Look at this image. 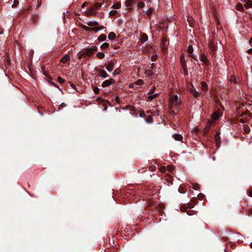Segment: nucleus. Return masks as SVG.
<instances>
[{
  "mask_svg": "<svg viewBox=\"0 0 252 252\" xmlns=\"http://www.w3.org/2000/svg\"><path fill=\"white\" fill-rule=\"evenodd\" d=\"M86 24L88 26L84 25H81V26L84 31L88 32L94 31L96 32L104 29L103 26L98 27L99 24L96 21H88Z\"/></svg>",
  "mask_w": 252,
  "mask_h": 252,
  "instance_id": "nucleus-1",
  "label": "nucleus"
},
{
  "mask_svg": "<svg viewBox=\"0 0 252 252\" xmlns=\"http://www.w3.org/2000/svg\"><path fill=\"white\" fill-rule=\"evenodd\" d=\"M181 104V99L178 95L175 94L169 97V107L170 110L174 111V109H177Z\"/></svg>",
  "mask_w": 252,
  "mask_h": 252,
  "instance_id": "nucleus-2",
  "label": "nucleus"
},
{
  "mask_svg": "<svg viewBox=\"0 0 252 252\" xmlns=\"http://www.w3.org/2000/svg\"><path fill=\"white\" fill-rule=\"evenodd\" d=\"M180 62L181 63L182 67L184 71V73L185 75H188V69L186 63L185 56L184 54H182L180 56Z\"/></svg>",
  "mask_w": 252,
  "mask_h": 252,
  "instance_id": "nucleus-3",
  "label": "nucleus"
},
{
  "mask_svg": "<svg viewBox=\"0 0 252 252\" xmlns=\"http://www.w3.org/2000/svg\"><path fill=\"white\" fill-rule=\"evenodd\" d=\"M116 84V81L113 78H110L108 80H106L104 81L101 84V86L103 88H105L110 86V85H115Z\"/></svg>",
  "mask_w": 252,
  "mask_h": 252,
  "instance_id": "nucleus-4",
  "label": "nucleus"
},
{
  "mask_svg": "<svg viewBox=\"0 0 252 252\" xmlns=\"http://www.w3.org/2000/svg\"><path fill=\"white\" fill-rule=\"evenodd\" d=\"M97 49V47L95 46L92 47V48H88L86 50V51L83 53V54H86L88 56H92L94 54L95 51Z\"/></svg>",
  "mask_w": 252,
  "mask_h": 252,
  "instance_id": "nucleus-5",
  "label": "nucleus"
},
{
  "mask_svg": "<svg viewBox=\"0 0 252 252\" xmlns=\"http://www.w3.org/2000/svg\"><path fill=\"white\" fill-rule=\"evenodd\" d=\"M201 95H204L208 91V86L206 82L202 81L201 82Z\"/></svg>",
  "mask_w": 252,
  "mask_h": 252,
  "instance_id": "nucleus-6",
  "label": "nucleus"
},
{
  "mask_svg": "<svg viewBox=\"0 0 252 252\" xmlns=\"http://www.w3.org/2000/svg\"><path fill=\"white\" fill-rule=\"evenodd\" d=\"M114 65H115V63L112 61H110L108 63V64L106 66V69H107V71L110 72H112L114 69Z\"/></svg>",
  "mask_w": 252,
  "mask_h": 252,
  "instance_id": "nucleus-7",
  "label": "nucleus"
},
{
  "mask_svg": "<svg viewBox=\"0 0 252 252\" xmlns=\"http://www.w3.org/2000/svg\"><path fill=\"white\" fill-rule=\"evenodd\" d=\"M134 2L135 0H126V1L125 4L127 10H130L131 6Z\"/></svg>",
  "mask_w": 252,
  "mask_h": 252,
  "instance_id": "nucleus-8",
  "label": "nucleus"
},
{
  "mask_svg": "<svg viewBox=\"0 0 252 252\" xmlns=\"http://www.w3.org/2000/svg\"><path fill=\"white\" fill-rule=\"evenodd\" d=\"M200 60L201 62H203L205 65L209 64V61L207 58V57L204 54H202L200 55Z\"/></svg>",
  "mask_w": 252,
  "mask_h": 252,
  "instance_id": "nucleus-9",
  "label": "nucleus"
},
{
  "mask_svg": "<svg viewBox=\"0 0 252 252\" xmlns=\"http://www.w3.org/2000/svg\"><path fill=\"white\" fill-rule=\"evenodd\" d=\"M98 74L100 77L105 78L108 77V74L104 70L99 69L98 70Z\"/></svg>",
  "mask_w": 252,
  "mask_h": 252,
  "instance_id": "nucleus-10",
  "label": "nucleus"
},
{
  "mask_svg": "<svg viewBox=\"0 0 252 252\" xmlns=\"http://www.w3.org/2000/svg\"><path fill=\"white\" fill-rule=\"evenodd\" d=\"M172 137L176 141H181L183 138L182 135L179 134H174L172 135Z\"/></svg>",
  "mask_w": 252,
  "mask_h": 252,
  "instance_id": "nucleus-11",
  "label": "nucleus"
},
{
  "mask_svg": "<svg viewBox=\"0 0 252 252\" xmlns=\"http://www.w3.org/2000/svg\"><path fill=\"white\" fill-rule=\"evenodd\" d=\"M245 6L247 8H252V0H245Z\"/></svg>",
  "mask_w": 252,
  "mask_h": 252,
  "instance_id": "nucleus-12",
  "label": "nucleus"
},
{
  "mask_svg": "<svg viewBox=\"0 0 252 252\" xmlns=\"http://www.w3.org/2000/svg\"><path fill=\"white\" fill-rule=\"evenodd\" d=\"M70 59V57L67 55H65L60 60V62L62 63H66Z\"/></svg>",
  "mask_w": 252,
  "mask_h": 252,
  "instance_id": "nucleus-13",
  "label": "nucleus"
},
{
  "mask_svg": "<svg viewBox=\"0 0 252 252\" xmlns=\"http://www.w3.org/2000/svg\"><path fill=\"white\" fill-rule=\"evenodd\" d=\"M190 93L192 94V95L193 96V97H194L195 98H197L200 95H201V93H199L198 91H197L196 90V89H195V90H191V91Z\"/></svg>",
  "mask_w": 252,
  "mask_h": 252,
  "instance_id": "nucleus-14",
  "label": "nucleus"
},
{
  "mask_svg": "<svg viewBox=\"0 0 252 252\" xmlns=\"http://www.w3.org/2000/svg\"><path fill=\"white\" fill-rule=\"evenodd\" d=\"M108 37L111 40H114L116 38V35L114 32H111L109 33Z\"/></svg>",
  "mask_w": 252,
  "mask_h": 252,
  "instance_id": "nucleus-15",
  "label": "nucleus"
},
{
  "mask_svg": "<svg viewBox=\"0 0 252 252\" xmlns=\"http://www.w3.org/2000/svg\"><path fill=\"white\" fill-rule=\"evenodd\" d=\"M220 116V114L219 112H216L213 113L212 118L213 119V120L216 121V120H218Z\"/></svg>",
  "mask_w": 252,
  "mask_h": 252,
  "instance_id": "nucleus-16",
  "label": "nucleus"
},
{
  "mask_svg": "<svg viewBox=\"0 0 252 252\" xmlns=\"http://www.w3.org/2000/svg\"><path fill=\"white\" fill-rule=\"evenodd\" d=\"M121 6V3L120 2H117L116 3L114 4L112 7L114 8V9H119Z\"/></svg>",
  "mask_w": 252,
  "mask_h": 252,
  "instance_id": "nucleus-17",
  "label": "nucleus"
},
{
  "mask_svg": "<svg viewBox=\"0 0 252 252\" xmlns=\"http://www.w3.org/2000/svg\"><path fill=\"white\" fill-rule=\"evenodd\" d=\"M140 40L143 42H146L148 40V36L145 33L142 34Z\"/></svg>",
  "mask_w": 252,
  "mask_h": 252,
  "instance_id": "nucleus-18",
  "label": "nucleus"
},
{
  "mask_svg": "<svg viewBox=\"0 0 252 252\" xmlns=\"http://www.w3.org/2000/svg\"><path fill=\"white\" fill-rule=\"evenodd\" d=\"M106 39V35L102 34H101L100 36H99V37L97 38V40L101 42V41H104Z\"/></svg>",
  "mask_w": 252,
  "mask_h": 252,
  "instance_id": "nucleus-19",
  "label": "nucleus"
},
{
  "mask_svg": "<svg viewBox=\"0 0 252 252\" xmlns=\"http://www.w3.org/2000/svg\"><path fill=\"white\" fill-rule=\"evenodd\" d=\"M229 81L232 83L236 84L238 82V79L236 76H232Z\"/></svg>",
  "mask_w": 252,
  "mask_h": 252,
  "instance_id": "nucleus-20",
  "label": "nucleus"
},
{
  "mask_svg": "<svg viewBox=\"0 0 252 252\" xmlns=\"http://www.w3.org/2000/svg\"><path fill=\"white\" fill-rule=\"evenodd\" d=\"M236 8L237 10L242 11L243 10V6L241 3H238L236 4Z\"/></svg>",
  "mask_w": 252,
  "mask_h": 252,
  "instance_id": "nucleus-21",
  "label": "nucleus"
},
{
  "mask_svg": "<svg viewBox=\"0 0 252 252\" xmlns=\"http://www.w3.org/2000/svg\"><path fill=\"white\" fill-rule=\"evenodd\" d=\"M109 47V44L108 43L105 42L101 44L100 48L102 50L107 49Z\"/></svg>",
  "mask_w": 252,
  "mask_h": 252,
  "instance_id": "nucleus-22",
  "label": "nucleus"
},
{
  "mask_svg": "<svg viewBox=\"0 0 252 252\" xmlns=\"http://www.w3.org/2000/svg\"><path fill=\"white\" fill-rule=\"evenodd\" d=\"M158 96V94H157V93L156 94H151V95H149L148 96V99L150 100H152L154 98L157 97Z\"/></svg>",
  "mask_w": 252,
  "mask_h": 252,
  "instance_id": "nucleus-23",
  "label": "nucleus"
},
{
  "mask_svg": "<svg viewBox=\"0 0 252 252\" xmlns=\"http://www.w3.org/2000/svg\"><path fill=\"white\" fill-rule=\"evenodd\" d=\"M96 56L98 59H102L104 57L105 55L103 52H100L96 54Z\"/></svg>",
  "mask_w": 252,
  "mask_h": 252,
  "instance_id": "nucleus-24",
  "label": "nucleus"
},
{
  "mask_svg": "<svg viewBox=\"0 0 252 252\" xmlns=\"http://www.w3.org/2000/svg\"><path fill=\"white\" fill-rule=\"evenodd\" d=\"M134 84L136 85H143L144 84V82L142 79H138L134 82Z\"/></svg>",
  "mask_w": 252,
  "mask_h": 252,
  "instance_id": "nucleus-25",
  "label": "nucleus"
},
{
  "mask_svg": "<svg viewBox=\"0 0 252 252\" xmlns=\"http://www.w3.org/2000/svg\"><path fill=\"white\" fill-rule=\"evenodd\" d=\"M193 51V49L192 46L191 45H189L188 48V52L189 54H192Z\"/></svg>",
  "mask_w": 252,
  "mask_h": 252,
  "instance_id": "nucleus-26",
  "label": "nucleus"
},
{
  "mask_svg": "<svg viewBox=\"0 0 252 252\" xmlns=\"http://www.w3.org/2000/svg\"><path fill=\"white\" fill-rule=\"evenodd\" d=\"M244 131H245V133H248L250 132V129L248 126L245 125L244 126Z\"/></svg>",
  "mask_w": 252,
  "mask_h": 252,
  "instance_id": "nucleus-27",
  "label": "nucleus"
},
{
  "mask_svg": "<svg viewBox=\"0 0 252 252\" xmlns=\"http://www.w3.org/2000/svg\"><path fill=\"white\" fill-rule=\"evenodd\" d=\"M117 13V11L115 9H113V10H111L109 12V15L113 16V15H116Z\"/></svg>",
  "mask_w": 252,
  "mask_h": 252,
  "instance_id": "nucleus-28",
  "label": "nucleus"
},
{
  "mask_svg": "<svg viewBox=\"0 0 252 252\" xmlns=\"http://www.w3.org/2000/svg\"><path fill=\"white\" fill-rule=\"evenodd\" d=\"M146 121L148 123H151L153 122V120L151 116H149L146 119Z\"/></svg>",
  "mask_w": 252,
  "mask_h": 252,
  "instance_id": "nucleus-29",
  "label": "nucleus"
},
{
  "mask_svg": "<svg viewBox=\"0 0 252 252\" xmlns=\"http://www.w3.org/2000/svg\"><path fill=\"white\" fill-rule=\"evenodd\" d=\"M155 89H156V87L153 86L149 91V93H148V94H152L153 93H154V92H155Z\"/></svg>",
  "mask_w": 252,
  "mask_h": 252,
  "instance_id": "nucleus-30",
  "label": "nucleus"
},
{
  "mask_svg": "<svg viewBox=\"0 0 252 252\" xmlns=\"http://www.w3.org/2000/svg\"><path fill=\"white\" fill-rule=\"evenodd\" d=\"M94 92L95 94H98L99 93V89L97 87H94Z\"/></svg>",
  "mask_w": 252,
  "mask_h": 252,
  "instance_id": "nucleus-31",
  "label": "nucleus"
},
{
  "mask_svg": "<svg viewBox=\"0 0 252 252\" xmlns=\"http://www.w3.org/2000/svg\"><path fill=\"white\" fill-rule=\"evenodd\" d=\"M144 5H145V3L143 2H141L137 4V7L138 8H141L144 7Z\"/></svg>",
  "mask_w": 252,
  "mask_h": 252,
  "instance_id": "nucleus-32",
  "label": "nucleus"
},
{
  "mask_svg": "<svg viewBox=\"0 0 252 252\" xmlns=\"http://www.w3.org/2000/svg\"><path fill=\"white\" fill-rule=\"evenodd\" d=\"M58 81L60 84H63L64 82V79L61 78V77H58Z\"/></svg>",
  "mask_w": 252,
  "mask_h": 252,
  "instance_id": "nucleus-33",
  "label": "nucleus"
},
{
  "mask_svg": "<svg viewBox=\"0 0 252 252\" xmlns=\"http://www.w3.org/2000/svg\"><path fill=\"white\" fill-rule=\"evenodd\" d=\"M159 169L160 172L161 173H164L166 171V169H165V167H163V166L160 167Z\"/></svg>",
  "mask_w": 252,
  "mask_h": 252,
  "instance_id": "nucleus-34",
  "label": "nucleus"
},
{
  "mask_svg": "<svg viewBox=\"0 0 252 252\" xmlns=\"http://www.w3.org/2000/svg\"><path fill=\"white\" fill-rule=\"evenodd\" d=\"M158 57V55L157 54H155V55H154L152 56V60L153 61H155L156 60H157V58Z\"/></svg>",
  "mask_w": 252,
  "mask_h": 252,
  "instance_id": "nucleus-35",
  "label": "nucleus"
},
{
  "mask_svg": "<svg viewBox=\"0 0 252 252\" xmlns=\"http://www.w3.org/2000/svg\"><path fill=\"white\" fill-rule=\"evenodd\" d=\"M156 166H151L149 167V170L151 171H154L156 170Z\"/></svg>",
  "mask_w": 252,
  "mask_h": 252,
  "instance_id": "nucleus-36",
  "label": "nucleus"
},
{
  "mask_svg": "<svg viewBox=\"0 0 252 252\" xmlns=\"http://www.w3.org/2000/svg\"><path fill=\"white\" fill-rule=\"evenodd\" d=\"M247 193L250 197H252V189H250L249 191H248Z\"/></svg>",
  "mask_w": 252,
  "mask_h": 252,
  "instance_id": "nucleus-37",
  "label": "nucleus"
},
{
  "mask_svg": "<svg viewBox=\"0 0 252 252\" xmlns=\"http://www.w3.org/2000/svg\"><path fill=\"white\" fill-rule=\"evenodd\" d=\"M195 89L194 88L192 83L190 84V87L189 89V91L190 93H191V90H195Z\"/></svg>",
  "mask_w": 252,
  "mask_h": 252,
  "instance_id": "nucleus-38",
  "label": "nucleus"
},
{
  "mask_svg": "<svg viewBox=\"0 0 252 252\" xmlns=\"http://www.w3.org/2000/svg\"><path fill=\"white\" fill-rule=\"evenodd\" d=\"M152 11H153V9H148L147 10V14H148V15L150 14L151 13H152Z\"/></svg>",
  "mask_w": 252,
  "mask_h": 252,
  "instance_id": "nucleus-39",
  "label": "nucleus"
},
{
  "mask_svg": "<svg viewBox=\"0 0 252 252\" xmlns=\"http://www.w3.org/2000/svg\"><path fill=\"white\" fill-rule=\"evenodd\" d=\"M135 85L134 83H130L129 84V88H133L134 87V86Z\"/></svg>",
  "mask_w": 252,
  "mask_h": 252,
  "instance_id": "nucleus-40",
  "label": "nucleus"
},
{
  "mask_svg": "<svg viewBox=\"0 0 252 252\" xmlns=\"http://www.w3.org/2000/svg\"><path fill=\"white\" fill-rule=\"evenodd\" d=\"M248 53L250 54H252V48L249 49L248 50Z\"/></svg>",
  "mask_w": 252,
  "mask_h": 252,
  "instance_id": "nucleus-41",
  "label": "nucleus"
},
{
  "mask_svg": "<svg viewBox=\"0 0 252 252\" xmlns=\"http://www.w3.org/2000/svg\"><path fill=\"white\" fill-rule=\"evenodd\" d=\"M116 71H117V70H115L114 71V72L113 73V75L115 76L116 75L118 74V73H117Z\"/></svg>",
  "mask_w": 252,
  "mask_h": 252,
  "instance_id": "nucleus-42",
  "label": "nucleus"
},
{
  "mask_svg": "<svg viewBox=\"0 0 252 252\" xmlns=\"http://www.w3.org/2000/svg\"><path fill=\"white\" fill-rule=\"evenodd\" d=\"M51 84H52L53 86H54L55 87H57V88H59V87H58V85H56L54 82H52V83H51Z\"/></svg>",
  "mask_w": 252,
  "mask_h": 252,
  "instance_id": "nucleus-43",
  "label": "nucleus"
},
{
  "mask_svg": "<svg viewBox=\"0 0 252 252\" xmlns=\"http://www.w3.org/2000/svg\"><path fill=\"white\" fill-rule=\"evenodd\" d=\"M191 212L190 210H189L188 212H187V214L189 215H192V214H191L190 212Z\"/></svg>",
  "mask_w": 252,
  "mask_h": 252,
  "instance_id": "nucleus-44",
  "label": "nucleus"
},
{
  "mask_svg": "<svg viewBox=\"0 0 252 252\" xmlns=\"http://www.w3.org/2000/svg\"><path fill=\"white\" fill-rule=\"evenodd\" d=\"M83 55H84V54H83H83H81V55H80L79 56L78 58H79V59H80L81 58L82 56Z\"/></svg>",
  "mask_w": 252,
  "mask_h": 252,
  "instance_id": "nucleus-45",
  "label": "nucleus"
},
{
  "mask_svg": "<svg viewBox=\"0 0 252 252\" xmlns=\"http://www.w3.org/2000/svg\"><path fill=\"white\" fill-rule=\"evenodd\" d=\"M146 2H150L151 0H144Z\"/></svg>",
  "mask_w": 252,
  "mask_h": 252,
  "instance_id": "nucleus-46",
  "label": "nucleus"
},
{
  "mask_svg": "<svg viewBox=\"0 0 252 252\" xmlns=\"http://www.w3.org/2000/svg\"><path fill=\"white\" fill-rule=\"evenodd\" d=\"M118 100H119V97H118V96H117V97H116V100L117 101H118Z\"/></svg>",
  "mask_w": 252,
  "mask_h": 252,
  "instance_id": "nucleus-47",
  "label": "nucleus"
},
{
  "mask_svg": "<svg viewBox=\"0 0 252 252\" xmlns=\"http://www.w3.org/2000/svg\"><path fill=\"white\" fill-rule=\"evenodd\" d=\"M250 247L252 248V242L250 243Z\"/></svg>",
  "mask_w": 252,
  "mask_h": 252,
  "instance_id": "nucleus-48",
  "label": "nucleus"
},
{
  "mask_svg": "<svg viewBox=\"0 0 252 252\" xmlns=\"http://www.w3.org/2000/svg\"><path fill=\"white\" fill-rule=\"evenodd\" d=\"M171 167H170V166L168 167V170H170V169H171Z\"/></svg>",
  "mask_w": 252,
  "mask_h": 252,
  "instance_id": "nucleus-49",
  "label": "nucleus"
},
{
  "mask_svg": "<svg viewBox=\"0 0 252 252\" xmlns=\"http://www.w3.org/2000/svg\"><path fill=\"white\" fill-rule=\"evenodd\" d=\"M71 86H72V87H74L75 86H74V85L73 84H72H72H71Z\"/></svg>",
  "mask_w": 252,
  "mask_h": 252,
  "instance_id": "nucleus-50",
  "label": "nucleus"
},
{
  "mask_svg": "<svg viewBox=\"0 0 252 252\" xmlns=\"http://www.w3.org/2000/svg\"><path fill=\"white\" fill-rule=\"evenodd\" d=\"M85 3H84L83 4V5L82 6V7L84 6H85Z\"/></svg>",
  "mask_w": 252,
  "mask_h": 252,
  "instance_id": "nucleus-51",
  "label": "nucleus"
},
{
  "mask_svg": "<svg viewBox=\"0 0 252 252\" xmlns=\"http://www.w3.org/2000/svg\"><path fill=\"white\" fill-rule=\"evenodd\" d=\"M252 38L251 39L250 41V42H252Z\"/></svg>",
  "mask_w": 252,
  "mask_h": 252,
  "instance_id": "nucleus-52",
  "label": "nucleus"
},
{
  "mask_svg": "<svg viewBox=\"0 0 252 252\" xmlns=\"http://www.w3.org/2000/svg\"><path fill=\"white\" fill-rule=\"evenodd\" d=\"M99 7V5H97V6H96V8H98Z\"/></svg>",
  "mask_w": 252,
  "mask_h": 252,
  "instance_id": "nucleus-53",
  "label": "nucleus"
},
{
  "mask_svg": "<svg viewBox=\"0 0 252 252\" xmlns=\"http://www.w3.org/2000/svg\"><path fill=\"white\" fill-rule=\"evenodd\" d=\"M189 19H188V21H189ZM189 24H190V22H189Z\"/></svg>",
  "mask_w": 252,
  "mask_h": 252,
  "instance_id": "nucleus-54",
  "label": "nucleus"
}]
</instances>
